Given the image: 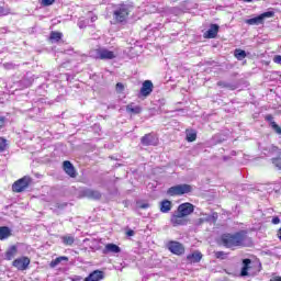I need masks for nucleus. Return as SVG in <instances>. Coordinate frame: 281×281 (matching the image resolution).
<instances>
[{"label": "nucleus", "instance_id": "nucleus-28", "mask_svg": "<svg viewBox=\"0 0 281 281\" xmlns=\"http://www.w3.org/2000/svg\"><path fill=\"white\" fill-rule=\"evenodd\" d=\"M187 142H196V131L187 130Z\"/></svg>", "mask_w": 281, "mask_h": 281}, {"label": "nucleus", "instance_id": "nucleus-19", "mask_svg": "<svg viewBox=\"0 0 281 281\" xmlns=\"http://www.w3.org/2000/svg\"><path fill=\"white\" fill-rule=\"evenodd\" d=\"M266 122H270V126L274 131V133H277V135H281V127L280 125H278V123H276V121H273V115H266Z\"/></svg>", "mask_w": 281, "mask_h": 281}, {"label": "nucleus", "instance_id": "nucleus-52", "mask_svg": "<svg viewBox=\"0 0 281 281\" xmlns=\"http://www.w3.org/2000/svg\"><path fill=\"white\" fill-rule=\"evenodd\" d=\"M82 58H85V60H86L87 56H86V55H82Z\"/></svg>", "mask_w": 281, "mask_h": 281}, {"label": "nucleus", "instance_id": "nucleus-23", "mask_svg": "<svg viewBox=\"0 0 281 281\" xmlns=\"http://www.w3.org/2000/svg\"><path fill=\"white\" fill-rule=\"evenodd\" d=\"M16 251H18L16 246H11V247L5 251L4 259H5V260H12V259L14 258V256H16Z\"/></svg>", "mask_w": 281, "mask_h": 281}, {"label": "nucleus", "instance_id": "nucleus-34", "mask_svg": "<svg viewBox=\"0 0 281 281\" xmlns=\"http://www.w3.org/2000/svg\"><path fill=\"white\" fill-rule=\"evenodd\" d=\"M32 82H34L33 79L24 78L20 81V85H23V87L27 88V87H32Z\"/></svg>", "mask_w": 281, "mask_h": 281}, {"label": "nucleus", "instance_id": "nucleus-39", "mask_svg": "<svg viewBox=\"0 0 281 281\" xmlns=\"http://www.w3.org/2000/svg\"><path fill=\"white\" fill-rule=\"evenodd\" d=\"M8 14H10V10L0 5V16H5Z\"/></svg>", "mask_w": 281, "mask_h": 281}, {"label": "nucleus", "instance_id": "nucleus-41", "mask_svg": "<svg viewBox=\"0 0 281 281\" xmlns=\"http://www.w3.org/2000/svg\"><path fill=\"white\" fill-rule=\"evenodd\" d=\"M273 63H277V65H281V55H277L273 57Z\"/></svg>", "mask_w": 281, "mask_h": 281}, {"label": "nucleus", "instance_id": "nucleus-22", "mask_svg": "<svg viewBox=\"0 0 281 281\" xmlns=\"http://www.w3.org/2000/svg\"><path fill=\"white\" fill-rule=\"evenodd\" d=\"M126 111L127 113H134V115H139V113H142V106L130 103L128 105H126Z\"/></svg>", "mask_w": 281, "mask_h": 281}, {"label": "nucleus", "instance_id": "nucleus-47", "mask_svg": "<svg viewBox=\"0 0 281 281\" xmlns=\"http://www.w3.org/2000/svg\"><path fill=\"white\" fill-rule=\"evenodd\" d=\"M95 21H98V16L95 15L91 16V23H95Z\"/></svg>", "mask_w": 281, "mask_h": 281}, {"label": "nucleus", "instance_id": "nucleus-38", "mask_svg": "<svg viewBox=\"0 0 281 281\" xmlns=\"http://www.w3.org/2000/svg\"><path fill=\"white\" fill-rule=\"evenodd\" d=\"M116 92L117 93H123L124 92V83H122V82L116 83Z\"/></svg>", "mask_w": 281, "mask_h": 281}, {"label": "nucleus", "instance_id": "nucleus-35", "mask_svg": "<svg viewBox=\"0 0 281 281\" xmlns=\"http://www.w3.org/2000/svg\"><path fill=\"white\" fill-rule=\"evenodd\" d=\"M87 25H89V20H79L78 27H80V30H85Z\"/></svg>", "mask_w": 281, "mask_h": 281}, {"label": "nucleus", "instance_id": "nucleus-33", "mask_svg": "<svg viewBox=\"0 0 281 281\" xmlns=\"http://www.w3.org/2000/svg\"><path fill=\"white\" fill-rule=\"evenodd\" d=\"M268 151L271 154V155H276V153H278V155H280V148L276 145H270L268 147Z\"/></svg>", "mask_w": 281, "mask_h": 281}, {"label": "nucleus", "instance_id": "nucleus-27", "mask_svg": "<svg viewBox=\"0 0 281 281\" xmlns=\"http://www.w3.org/2000/svg\"><path fill=\"white\" fill-rule=\"evenodd\" d=\"M271 161H272V166H274L277 170H281V151H279L278 156L273 157Z\"/></svg>", "mask_w": 281, "mask_h": 281}, {"label": "nucleus", "instance_id": "nucleus-25", "mask_svg": "<svg viewBox=\"0 0 281 281\" xmlns=\"http://www.w3.org/2000/svg\"><path fill=\"white\" fill-rule=\"evenodd\" d=\"M63 261L69 262V257H65V256L57 257L55 260L50 262V267L54 269V267H58V265H60V262Z\"/></svg>", "mask_w": 281, "mask_h": 281}, {"label": "nucleus", "instance_id": "nucleus-43", "mask_svg": "<svg viewBox=\"0 0 281 281\" xmlns=\"http://www.w3.org/2000/svg\"><path fill=\"white\" fill-rule=\"evenodd\" d=\"M67 205V203H56L55 206L58 209V210H65V206Z\"/></svg>", "mask_w": 281, "mask_h": 281}, {"label": "nucleus", "instance_id": "nucleus-49", "mask_svg": "<svg viewBox=\"0 0 281 281\" xmlns=\"http://www.w3.org/2000/svg\"><path fill=\"white\" fill-rule=\"evenodd\" d=\"M278 238L281 240V228L278 231Z\"/></svg>", "mask_w": 281, "mask_h": 281}, {"label": "nucleus", "instance_id": "nucleus-48", "mask_svg": "<svg viewBox=\"0 0 281 281\" xmlns=\"http://www.w3.org/2000/svg\"><path fill=\"white\" fill-rule=\"evenodd\" d=\"M270 281H281V277H274V278L270 279Z\"/></svg>", "mask_w": 281, "mask_h": 281}, {"label": "nucleus", "instance_id": "nucleus-10", "mask_svg": "<svg viewBox=\"0 0 281 281\" xmlns=\"http://www.w3.org/2000/svg\"><path fill=\"white\" fill-rule=\"evenodd\" d=\"M153 89H155L153 81L145 80L142 85L139 93L143 98H148V95H150V93H153Z\"/></svg>", "mask_w": 281, "mask_h": 281}, {"label": "nucleus", "instance_id": "nucleus-40", "mask_svg": "<svg viewBox=\"0 0 281 281\" xmlns=\"http://www.w3.org/2000/svg\"><path fill=\"white\" fill-rule=\"evenodd\" d=\"M56 0H42V5H44L45 8L49 7V5H53V3L55 2Z\"/></svg>", "mask_w": 281, "mask_h": 281}, {"label": "nucleus", "instance_id": "nucleus-18", "mask_svg": "<svg viewBox=\"0 0 281 281\" xmlns=\"http://www.w3.org/2000/svg\"><path fill=\"white\" fill-rule=\"evenodd\" d=\"M203 258V254H201L200 251H194L191 255L187 256V260L191 263V265H196V262H201V259Z\"/></svg>", "mask_w": 281, "mask_h": 281}, {"label": "nucleus", "instance_id": "nucleus-17", "mask_svg": "<svg viewBox=\"0 0 281 281\" xmlns=\"http://www.w3.org/2000/svg\"><path fill=\"white\" fill-rule=\"evenodd\" d=\"M122 251V248L115 244H108L105 245L104 249L102 250V254H120Z\"/></svg>", "mask_w": 281, "mask_h": 281}, {"label": "nucleus", "instance_id": "nucleus-51", "mask_svg": "<svg viewBox=\"0 0 281 281\" xmlns=\"http://www.w3.org/2000/svg\"><path fill=\"white\" fill-rule=\"evenodd\" d=\"M213 218H218V214L214 213Z\"/></svg>", "mask_w": 281, "mask_h": 281}, {"label": "nucleus", "instance_id": "nucleus-1", "mask_svg": "<svg viewBox=\"0 0 281 281\" xmlns=\"http://www.w3.org/2000/svg\"><path fill=\"white\" fill-rule=\"evenodd\" d=\"M221 241L227 249H234V247H249V245H251V239L244 231L235 234H224L221 237Z\"/></svg>", "mask_w": 281, "mask_h": 281}, {"label": "nucleus", "instance_id": "nucleus-50", "mask_svg": "<svg viewBox=\"0 0 281 281\" xmlns=\"http://www.w3.org/2000/svg\"><path fill=\"white\" fill-rule=\"evenodd\" d=\"M243 1H245V3H251V1L254 0H243Z\"/></svg>", "mask_w": 281, "mask_h": 281}, {"label": "nucleus", "instance_id": "nucleus-24", "mask_svg": "<svg viewBox=\"0 0 281 281\" xmlns=\"http://www.w3.org/2000/svg\"><path fill=\"white\" fill-rule=\"evenodd\" d=\"M243 268H241V272H240V274L243 276V277H245V276H248L249 274V265H251V259H244L243 260Z\"/></svg>", "mask_w": 281, "mask_h": 281}, {"label": "nucleus", "instance_id": "nucleus-11", "mask_svg": "<svg viewBox=\"0 0 281 281\" xmlns=\"http://www.w3.org/2000/svg\"><path fill=\"white\" fill-rule=\"evenodd\" d=\"M64 172L68 175V177H71V179H76L78 177V173L76 172V167H74V164L69 160H65L63 162Z\"/></svg>", "mask_w": 281, "mask_h": 281}, {"label": "nucleus", "instance_id": "nucleus-32", "mask_svg": "<svg viewBox=\"0 0 281 281\" xmlns=\"http://www.w3.org/2000/svg\"><path fill=\"white\" fill-rule=\"evenodd\" d=\"M8 148V140L0 137V153H3Z\"/></svg>", "mask_w": 281, "mask_h": 281}, {"label": "nucleus", "instance_id": "nucleus-3", "mask_svg": "<svg viewBox=\"0 0 281 281\" xmlns=\"http://www.w3.org/2000/svg\"><path fill=\"white\" fill-rule=\"evenodd\" d=\"M273 16H276V12L267 11L258 16L246 20L245 23H247V25H263L266 19H273Z\"/></svg>", "mask_w": 281, "mask_h": 281}, {"label": "nucleus", "instance_id": "nucleus-46", "mask_svg": "<svg viewBox=\"0 0 281 281\" xmlns=\"http://www.w3.org/2000/svg\"><path fill=\"white\" fill-rule=\"evenodd\" d=\"M126 236H135V231L128 229V231L126 232Z\"/></svg>", "mask_w": 281, "mask_h": 281}, {"label": "nucleus", "instance_id": "nucleus-26", "mask_svg": "<svg viewBox=\"0 0 281 281\" xmlns=\"http://www.w3.org/2000/svg\"><path fill=\"white\" fill-rule=\"evenodd\" d=\"M234 56L237 58V60H245V58H247V53L240 48H237L234 52Z\"/></svg>", "mask_w": 281, "mask_h": 281}, {"label": "nucleus", "instance_id": "nucleus-4", "mask_svg": "<svg viewBox=\"0 0 281 281\" xmlns=\"http://www.w3.org/2000/svg\"><path fill=\"white\" fill-rule=\"evenodd\" d=\"M92 58H99L100 60H113L115 53L106 48H98L90 52Z\"/></svg>", "mask_w": 281, "mask_h": 281}, {"label": "nucleus", "instance_id": "nucleus-21", "mask_svg": "<svg viewBox=\"0 0 281 281\" xmlns=\"http://www.w3.org/2000/svg\"><path fill=\"white\" fill-rule=\"evenodd\" d=\"M12 236V231L8 226H0V240H5Z\"/></svg>", "mask_w": 281, "mask_h": 281}, {"label": "nucleus", "instance_id": "nucleus-5", "mask_svg": "<svg viewBox=\"0 0 281 281\" xmlns=\"http://www.w3.org/2000/svg\"><path fill=\"white\" fill-rule=\"evenodd\" d=\"M30 183H32V178H30V176H24L13 183L12 190L13 192H23L30 188Z\"/></svg>", "mask_w": 281, "mask_h": 281}, {"label": "nucleus", "instance_id": "nucleus-8", "mask_svg": "<svg viewBox=\"0 0 281 281\" xmlns=\"http://www.w3.org/2000/svg\"><path fill=\"white\" fill-rule=\"evenodd\" d=\"M140 144L143 146H157V144H159V139L157 138V136H155V134L149 133V134H145L140 138Z\"/></svg>", "mask_w": 281, "mask_h": 281}, {"label": "nucleus", "instance_id": "nucleus-7", "mask_svg": "<svg viewBox=\"0 0 281 281\" xmlns=\"http://www.w3.org/2000/svg\"><path fill=\"white\" fill-rule=\"evenodd\" d=\"M176 212L186 218V216H190V214L194 212V205L190 202L182 203L178 206Z\"/></svg>", "mask_w": 281, "mask_h": 281}, {"label": "nucleus", "instance_id": "nucleus-2", "mask_svg": "<svg viewBox=\"0 0 281 281\" xmlns=\"http://www.w3.org/2000/svg\"><path fill=\"white\" fill-rule=\"evenodd\" d=\"M190 192H192V186L190 184H178L167 190L169 196H181L183 194H190Z\"/></svg>", "mask_w": 281, "mask_h": 281}, {"label": "nucleus", "instance_id": "nucleus-20", "mask_svg": "<svg viewBox=\"0 0 281 281\" xmlns=\"http://www.w3.org/2000/svg\"><path fill=\"white\" fill-rule=\"evenodd\" d=\"M170 210H172V202L169 200H164L162 202H160V212L162 214H168V212H170Z\"/></svg>", "mask_w": 281, "mask_h": 281}, {"label": "nucleus", "instance_id": "nucleus-15", "mask_svg": "<svg viewBox=\"0 0 281 281\" xmlns=\"http://www.w3.org/2000/svg\"><path fill=\"white\" fill-rule=\"evenodd\" d=\"M220 29H221V26H218V24H211L210 29L204 33V37L205 38H216Z\"/></svg>", "mask_w": 281, "mask_h": 281}, {"label": "nucleus", "instance_id": "nucleus-29", "mask_svg": "<svg viewBox=\"0 0 281 281\" xmlns=\"http://www.w3.org/2000/svg\"><path fill=\"white\" fill-rule=\"evenodd\" d=\"M61 243L65 245L71 246L74 243H76V239L71 235H66L61 237Z\"/></svg>", "mask_w": 281, "mask_h": 281}, {"label": "nucleus", "instance_id": "nucleus-9", "mask_svg": "<svg viewBox=\"0 0 281 281\" xmlns=\"http://www.w3.org/2000/svg\"><path fill=\"white\" fill-rule=\"evenodd\" d=\"M168 249L176 256H181L186 252V248H183V245H181L179 241H170L168 244Z\"/></svg>", "mask_w": 281, "mask_h": 281}, {"label": "nucleus", "instance_id": "nucleus-36", "mask_svg": "<svg viewBox=\"0 0 281 281\" xmlns=\"http://www.w3.org/2000/svg\"><path fill=\"white\" fill-rule=\"evenodd\" d=\"M215 257L220 260H225V258H227V254H225L224 251H217L215 252Z\"/></svg>", "mask_w": 281, "mask_h": 281}, {"label": "nucleus", "instance_id": "nucleus-37", "mask_svg": "<svg viewBox=\"0 0 281 281\" xmlns=\"http://www.w3.org/2000/svg\"><path fill=\"white\" fill-rule=\"evenodd\" d=\"M137 207H139L140 210H148V207H150V204L144 203V202H137Z\"/></svg>", "mask_w": 281, "mask_h": 281}, {"label": "nucleus", "instance_id": "nucleus-6", "mask_svg": "<svg viewBox=\"0 0 281 281\" xmlns=\"http://www.w3.org/2000/svg\"><path fill=\"white\" fill-rule=\"evenodd\" d=\"M130 7L127 4H121L119 9L114 11V19L119 23H124L128 18Z\"/></svg>", "mask_w": 281, "mask_h": 281}, {"label": "nucleus", "instance_id": "nucleus-13", "mask_svg": "<svg viewBox=\"0 0 281 281\" xmlns=\"http://www.w3.org/2000/svg\"><path fill=\"white\" fill-rule=\"evenodd\" d=\"M81 194L82 196H86L87 199H92L94 201H99V199H102V193L93 189H86L81 192Z\"/></svg>", "mask_w": 281, "mask_h": 281}, {"label": "nucleus", "instance_id": "nucleus-45", "mask_svg": "<svg viewBox=\"0 0 281 281\" xmlns=\"http://www.w3.org/2000/svg\"><path fill=\"white\" fill-rule=\"evenodd\" d=\"M279 223H280V217L276 216V217L272 218V224L273 225H279Z\"/></svg>", "mask_w": 281, "mask_h": 281}, {"label": "nucleus", "instance_id": "nucleus-31", "mask_svg": "<svg viewBox=\"0 0 281 281\" xmlns=\"http://www.w3.org/2000/svg\"><path fill=\"white\" fill-rule=\"evenodd\" d=\"M49 38L53 43H58V41H60V38H63V33L52 32Z\"/></svg>", "mask_w": 281, "mask_h": 281}, {"label": "nucleus", "instance_id": "nucleus-44", "mask_svg": "<svg viewBox=\"0 0 281 281\" xmlns=\"http://www.w3.org/2000/svg\"><path fill=\"white\" fill-rule=\"evenodd\" d=\"M4 67L5 69H14L16 65L8 63V64H4Z\"/></svg>", "mask_w": 281, "mask_h": 281}, {"label": "nucleus", "instance_id": "nucleus-16", "mask_svg": "<svg viewBox=\"0 0 281 281\" xmlns=\"http://www.w3.org/2000/svg\"><path fill=\"white\" fill-rule=\"evenodd\" d=\"M104 278V271L94 270L83 281H101Z\"/></svg>", "mask_w": 281, "mask_h": 281}, {"label": "nucleus", "instance_id": "nucleus-42", "mask_svg": "<svg viewBox=\"0 0 281 281\" xmlns=\"http://www.w3.org/2000/svg\"><path fill=\"white\" fill-rule=\"evenodd\" d=\"M5 126V116H0V131Z\"/></svg>", "mask_w": 281, "mask_h": 281}, {"label": "nucleus", "instance_id": "nucleus-14", "mask_svg": "<svg viewBox=\"0 0 281 281\" xmlns=\"http://www.w3.org/2000/svg\"><path fill=\"white\" fill-rule=\"evenodd\" d=\"M183 218V215H181L178 211H175V213L171 215L170 222L173 227H177V225H186V220Z\"/></svg>", "mask_w": 281, "mask_h": 281}, {"label": "nucleus", "instance_id": "nucleus-12", "mask_svg": "<svg viewBox=\"0 0 281 281\" xmlns=\"http://www.w3.org/2000/svg\"><path fill=\"white\" fill-rule=\"evenodd\" d=\"M13 267H15V269H19L20 271H25V269L30 267V258L22 257V258L15 259L13 261Z\"/></svg>", "mask_w": 281, "mask_h": 281}, {"label": "nucleus", "instance_id": "nucleus-30", "mask_svg": "<svg viewBox=\"0 0 281 281\" xmlns=\"http://www.w3.org/2000/svg\"><path fill=\"white\" fill-rule=\"evenodd\" d=\"M217 87H221L222 89H231L232 91H234V89H236V86H234L229 82H226V81H218Z\"/></svg>", "mask_w": 281, "mask_h": 281}]
</instances>
